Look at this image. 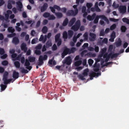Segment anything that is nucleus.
Returning <instances> with one entry per match:
<instances>
[{
	"label": "nucleus",
	"instance_id": "1",
	"mask_svg": "<svg viewBox=\"0 0 129 129\" xmlns=\"http://www.w3.org/2000/svg\"><path fill=\"white\" fill-rule=\"evenodd\" d=\"M100 18L104 20L107 24L109 23V21L108 19L105 15H103L96 16L94 20L93 23L95 24L97 23L98 22L99 19Z\"/></svg>",
	"mask_w": 129,
	"mask_h": 129
},
{
	"label": "nucleus",
	"instance_id": "2",
	"mask_svg": "<svg viewBox=\"0 0 129 129\" xmlns=\"http://www.w3.org/2000/svg\"><path fill=\"white\" fill-rule=\"evenodd\" d=\"M81 26V23L79 20H78L76 22L75 24L72 26L71 27V29L74 31H77L79 29Z\"/></svg>",
	"mask_w": 129,
	"mask_h": 129
},
{
	"label": "nucleus",
	"instance_id": "3",
	"mask_svg": "<svg viewBox=\"0 0 129 129\" xmlns=\"http://www.w3.org/2000/svg\"><path fill=\"white\" fill-rule=\"evenodd\" d=\"M78 11V9L75 10L74 11L72 10H69L67 13V15L68 16H75L77 14Z\"/></svg>",
	"mask_w": 129,
	"mask_h": 129
},
{
	"label": "nucleus",
	"instance_id": "4",
	"mask_svg": "<svg viewBox=\"0 0 129 129\" xmlns=\"http://www.w3.org/2000/svg\"><path fill=\"white\" fill-rule=\"evenodd\" d=\"M63 51L61 53V57L62 58H64L65 56L68 53L70 54V49L65 46L63 48Z\"/></svg>",
	"mask_w": 129,
	"mask_h": 129
},
{
	"label": "nucleus",
	"instance_id": "5",
	"mask_svg": "<svg viewBox=\"0 0 129 129\" xmlns=\"http://www.w3.org/2000/svg\"><path fill=\"white\" fill-rule=\"evenodd\" d=\"M5 53V51L3 48H0V54L1 55H3L1 56V58L2 59H4L6 58L8 55L7 54H4Z\"/></svg>",
	"mask_w": 129,
	"mask_h": 129
},
{
	"label": "nucleus",
	"instance_id": "6",
	"mask_svg": "<svg viewBox=\"0 0 129 129\" xmlns=\"http://www.w3.org/2000/svg\"><path fill=\"white\" fill-rule=\"evenodd\" d=\"M72 61L70 56H69L66 58L65 60L63 61V64H66L67 65H70Z\"/></svg>",
	"mask_w": 129,
	"mask_h": 129
},
{
	"label": "nucleus",
	"instance_id": "7",
	"mask_svg": "<svg viewBox=\"0 0 129 129\" xmlns=\"http://www.w3.org/2000/svg\"><path fill=\"white\" fill-rule=\"evenodd\" d=\"M12 77L14 79H13L12 82H13L15 80L17 79L19 77V73L18 72L14 71L13 72Z\"/></svg>",
	"mask_w": 129,
	"mask_h": 129
},
{
	"label": "nucleus",
	"instance_id": "8",
	"mask_svg": "<svg viewBox=\"0 0 129 129\" xmlns=\"http://www.w3.org/2000/svg\"><path fill=\"white\" fill-rule=\"evenodd\" d=\"M15 3V2L14 1L11 0H9L8 1L7 5L8 8L9 9H11L12 8V6L11 4H14Z\"/></svg>",
	"mask_w": 129,
	"mask_h": 129
},
{
	"label": "nucleus",
	"instance_id": "9",
	"mask_svg": "<svg viewBox=\"0 0 129 129\" xmlns=\"http://www.w3.org/2000/svg\"><path fill=\"white\" fill-rule=\"evenodd\" d=\"M89 35L91 37V38H89L90 41H94L96 37V35L94 33H90L89 34Z\"/></svg>",
	"mask_w": 129,
	"mask_h": 129
},
{
	"label": "nucleus",
	"instance_id": "10",
	"mask_svg": "<svg viewBox=\"0 0 129 129\" xmlns=\"http://www.w3.org/2000/svg\"><path fill=\"white\" fill-rule=\"evenodd\" d=\"M21 50H23L24 52H26L27 50V48L26 47V45L24 43L21 44Z\"/></svg>",
	"mask_w": 129,
	"mask_h": 129
},
{
	"label": "nucleus",
	"instance_id": "11",
	"mask_svg": "<svg viewBox=\"0 0 129 129\" xmlns=\"http://www.w3.org/2000/svg\"><path fill=\"white\" fill-rule=\"evenodd\" d=\"M111 54H108L107 53H106L104 54V56H103L104 58H106L105 61L106 62H107L110 58L111 57Z\"/></svg>",
	"mask_w": 129,
	"mask_h": 129
},
{
	"label": "nucleus",
	"instance_id": "12",
	"mask_svg": "<svg viewBox=\"0 0 129 129\" xmlns=\"http://www.w3.org/2000/svg\"><path fill=\"white\" fill-rule=\"evenodd\" d=\"M48 7V5L47 3H44L41 8V11L43 12L45 11Z\"/></svg>",
	"mask_w": 129,
	"mask_h": 129
},
{
	"label": "nucleus",
	"instance_id": "13",
	"mask_svg": "<svg viewBox=\"0 0 129 129\" xmlns=\"http://www.w3.org/2000/svg\"><path fill=\"white\" fill-rule=\"evenodd\" d=\"M107 50V49L105 48H103L102 49L101 51V53H100L99 56L100 57H101L104 56L105 53L106 52Z\"/></svg>",
	"mask_w": 129,
	"mask_h": 129
},
{
	"label": "nucleus",
	"instance_id": "14",
	"mask_svg": "<svg viewBox=\"0 0 129 129\" xmlns=\"http://www.w3.org/2000/svg\"><path fill=\"white\" fill-rule=\"evenodd\" d=\"M76 18L75 17H73L71 19L69 23V26L71 27L72 26L76 21Z\"/></svg>",
	"mask_w": 129,
	"mask_h": 129
},
{
	"label": "nucleus",
	"instance_id": "15",
	"mask_svg": "<svg viewBox=\"0 0 129 129\" xmlns=\"http://www.w3.org/2000/svg\"><path fill=\"white\" fill-rule=\"evenodd\" d=\"M44 60L43 59V57L42 55H40L39 57V62L38 64V66H41L43 63L44 62L43 60Z\"/></svg>",
	"mask_w": 129,
	"mask_h": 129
},
{
	"label": "nucleus",
	"instance_id": "16",
	"mask_svg": "<svg viewBox=\"0 0 129 129\" xmlns=\"http://www.w3.org/2000/svg\"><path fill=\"white\" fill-rule=\"evenodd\" d=\"M47 39L46 36H45V37L44 38V36L43 35H41L40 36L39 40L40 41H42L43 43H44L46 41Z\"/></svg>",
	"mask_w": 129,
	"mask_h": 129
},
{
	"label": "nucleus",
	"instance_id": "17",
	"mask_svg": "<svg viewBox=\"0 0 129 129\" xmlns=\"http://www.w3.org/2000/svg\"><path fill=\"white\" fill-rule=\"evenodd\" d=\"M12 42L15 45L18 44L19 42V40L18 38L16 37H14L13 39Z\"/></svg>",
	"mask_w": 129,
	"mask_h": 129
},
{
	"label": "nucleus",
	"instance_id": "18",
	"mask_svg": "<svg viewBox=\"0 0 129 129\" xmlns=\"http://www.w3.org/2000/svg\"><path fill=\"white\" fill-rule=\"evenodd\" d=\"M18 6V10L19 11H21L22 7V5L21 2L20 1L16 2Z\"/></svg>",
	"mask_w": 129,
	"mask_h": 129
},
{
	"label": "nucleus",
	"instance_id": "19",
	"mask_svg": "<svg viewBox=\"0 0 129 129\" xmlns=\"http://www.w3.org/2000/svg\"><path fill=\"white\" fill-rule=\"evenodd\" d=\"M13 79H3V80L4 81V84L6 85L9 83L10 82H11L12 81Z\"/></svg>",
	"mask_w": 129,
	"mask_h": 129
},
{
	"label": "nucleus",
	"instance_id": "20",
	"mask_svg": "<svg viewBox=\"0 0 129 129\" xmlns=\"http://www.w3.org/2000/svg\"><path fill=\"white\" fill-rule=\"evenodd\" d=\"M68 22V19L67 18H66L63 21L62 24V25L63 26H65L67 25Z\"/></svg>",
	"mask_w": 129,
	"mask_h": 129
},
{
	"label": "nucleus",
	"instance_id": "21",
	"mask_svg": "<svg viewBox=\"0 0 129 129\" xmlns=\"http://www.w3.org/2000/svg\"><path fill=\"white\" fill-rule=\"evenodd\" d=\"M53 59L54 57H53L51 59L49 60L48 61V63L52 65L53 62V65H55L56 64V62L55 60H53Z\"/></svg>",
	"mask_w": 129,
	"mask_h": 129
},
{
	"label": "nucleus",
	"instance_id": "22",
	"mask_svg": "<svg viewBox=\"0 0 129 129\" xmlns=\"http://www.w3.org/2000/svg\"><path fill=\"white\" fill-rule=\"evenodd\" d=\"M109 54H111V59H113L116 57L119 54V53H110Z\"/></svg>",
	"mask_w": 129,
	"mask_h": 129
},
{
	"label": "nucleus",
	"instance_id": "23",
	"mask_svg": "<svg viewBox=\"0 0 129 129\" xmlns=\"http://www.w3.org/2000/svg\"><path fill=\"white\" fill-rule=\"evenodd\" d=\"M28 59L30 62H33L35 61L36 58L35 57H32L31 56H29L28 58Z\"/></svg>",
	"mask_w": 129,
	"mask_h": 129
},
{
	"label": "nucleus",
	"instance_id": "24",
	"mask_svg": "<svg viewBox=\"0 0 129 129\" xmlns=\"http://www.w3.org/2000/svg\"><path fill=\"white\" fill-rule=\"evenodd\" d=\"M101 73H95L94 72H91V75L92 76H94V77H95V76L98 77L99 76H100L101 75Z\"/></svg>",
	"mask_w": 129,
	"mask_h": 129
},
{
	"label": "nucleus",
	"instance_id": "25",
	"mask_svg": "<svg viewBox=\"0 0 129 129\" xmlns=\"http://www.w3.org/2000/svg\"><path fill=\"white\" fill-rule=\"evenodd\" d=\"M14 65L17 68H19L20 67V64L19 62L18 61L14 62Z\"/></svg>",
	"mask_w": 129,
	"mask_h": 129
},
{
	"label": "nucleus",
	"instance_id": "26",
	"mask_svg": "<svg viewBox=\"0 0 129 129\" xmlns=\"http://www.w3.org/2000/svg\"><path fill=\"white\" fill-rule=\"evenodd\" d=\"M20 69L21 70L20 71L22 73L26 74L28 72V71L27 70L24 69V68L21 67L20 68Z\"/></svg>",
	"mask_w": 129,
	"mask_h": 129
},
{
	"label": "nucleus",
	"instance_id": "27",
	"mask_svg": "<svg viewBox=\"0 0 129 129\" xmlns=\"http://www.w3.org/2000/svg\"><path fill=\"white\" fill-rule=\"evenodd\" d=\"M60 34L58 33L57 34L55 37V42H56L58 40L61 39L60 38Z\"/></svg>",
	"mask_w": 129,
	"mask_h": 129
},
{
	"label": "nucleus",
	"instance_id": "28",
	"mask_svg": "<svg viewBox=\"0 0 129 129\" xmlns=\"http://www.w3.org/2000/svg\"><path fill=\"white\" fill-rule=\"evenodd\" d=\"M108 42V39L106 38H105L102 41H100L99 42V43L100 44L102 45L103 43H104L105 44H107Z\"/></svg>",
	"mask_w": 129,
	"mask_h": 129
},
{
	"label": "nucleus",
	"instance_id": "29",
	"mask_svg": "<svg viewBox=\"0 0 129 129\" xmlns=\"http://www.w3.org/2000/svg\"><path fill=\"white\" fill-rule=\"evenodd\" d=\"M82 63V61L79 60L75 62L74 64L75 66L78 67L80 66Z\"/></svg>",
	"mask_w": 129,
	"mask_h": 129
},
{
	"label": "nucleus",
	"instance_id": "30",
	"mask_svg": "<svg viewBox=\"0 0 129 129\" xmlns=\"http://www.w3.org/2000/svg\"><path fill=\"white\" fill-rule=\"evenodd\" d=\"M46 47L47 48L51 46L52 45V43L51 41H48L46 43Z\"/></svg>",
	"mask_w": 129,
	"mask_h": 129
},
{
	"label": "nucleus",
	"instance_id": "31",
	"mask_svg": "<svg viewBox=\"0 0 129 129\" xmlns=\"http://www.w3.org/2000/svg\"><path fill=\"white\" fill-rule=\"evenodd\" d=\"M126 10V7L125 6H121V14H124L125 13Z\"/></svg>",
	"mask_w": 129,
	"mask_h": 129
},
{
	"label": "nucleus",
	"instance_id": "32",
	"mask_svg": "<svg viewBox=\"0 0 129 129\" xmlns=\"http://www.w3.org/2000/svg\"><path fill=\"white\" fill-rule=\"evenodd\" d=\"M55 14L57 18H61L63 16L62 14L61 13L57 12L55 13Z\"/></svg>",
	"mask_w": 129,
	"mask_h": 129
},
{
	"label": "nucleus",
	"instance_id": "33",
	"mask_svg": "<svg viewBox=\"0 0 129 129\" xmlns=\"http://www.w3.org/2000/svg\"><path fill=\"white\" fill-rule=\"evenodd\" d=\"M89 72V70L88 69H85L83 71L82 75L84 76H87L88 75V73Z\"/></svg>",
	"mask_w": 129,
	"mask_h": 129
},
{
	"label": "nucleus",
	"instance_id": "34",
	"mask_svg": "<svg viewBox=\"0 0 129 129\" xmlns=\"http://www.w3.org/2000/svg\"><path fill=\"white\" fill-rule=\"evenodd\" d=\"M8 75V73L7 71L5 72L3 75V79H7Z\"/></svg>",
	"mask_w": 129,
	"mask_h": 129
},
{
	"label": "nucleus",
	"instance_id": "35",
	"mask_svg": "<svg viewBox=\"0 0 129 129\" xmlns=\"http://www.w3.org/2000/svg\"><path fill=\"white\" fill-rule=\"evenodd\" d=\"M48 30V28L46 26H44L43 28L42 29V31L43 33L45 34Z\"/></svg>",
	"mask_w": 129,
	"mask_h": 129
},
{
	"label": "nucleus",
	"instance_id": "36",
	"mask_svg": "<svg viewBox=\"0 0 129 129\" xmlns=\"http://www.w3.org/2000/svg\"><path fill=\"white\" fill-rule=\"evenodd\" d=\"M63 38L64 39H67L68 38V35L67 32L64 31L63 34Z\"/></svg>",
	"mask_w": 129,
	"mask_h": 129
},
{
	"label": "nucleus",
	"instance_id": "37",
	"mask_svg": "<svg viewBox=\"0 0 129 129\" xmlns=\"http://www.w3.org/2000/svg\"><path fill=\"white\" fill-rule=\"evenodd\" d=\"M8 30L9 32L11 33H14L15 31L14 29L12 27H9L8 28Z\"/></svg>",
	"mask_w": 129,
	"mask_h": 129
},
{
	"label": "nucleus",
	"instance_id": "38",
	"mask_svg": "<svg viewBox=\"0 0 129 129\" xmlns=\"http://www.w3.org/2000/svg\"><path fill=\"white\" fill-rule=\"evenodd\" d=\"M116 45L117 47L121 45V40L120 38H119L118 41L116 43Z\"/></svg>",
	"mask_w": 129,
	"mask_h": 129
},
{
	"label": "nucleus",
	"instance_id": "39",
	"mask_svg": "<svg viewBox=\"0 0 129 129\" xmlns=\"http://www.w3.org/2000/svg\"><path fill=\"white\" fill-rule=\"evenodd\" d=\"M73 32L71 30H69L68 31V34L69 38L72 37L73 35Z\"/></svg>",
	"mask_w": 129,
	"mask_h": 129
},
{
	"label": "nucleus",
	"instance_id": "40",
	"mask_svg": "<svg viewBox=\"0 0 129 129\" xmlns=\"http://www.w3.org/2000/svg\"><path fill=\"white\" fill-rule=\"evenodd\" d=\"M1 87V90L3 91L7 87V86L6 85H4L3 84H1L0 85Z\"/></svg>",
	"mask_w": 129,
	"mask_h": 129
},
{
	"label": "nucleus",
	"instance_id": "41",
	"mask_svg": "<svg viewBox=\"0 0 129 129\" xmlns=\"http://www.w3.org/2000/svg\"><path fill=\"white\" fill-rule=\"evenodd\" d=\"M50 14L48 12L45 13L43 15V16L45 18H46L49 17L50 16Z\"/></svg>",
	"mask_w": 129,
	"mask_h": 129
},
{
	"label": "nucleus",
	"instance_id": "42",
	"mask_svg": "<svg viewBox=\"0 0 129 129\" xmlns=\"http://www.w3.org/2000/svg\"><path fill=\"white\" fill-rule=\"evenodd\" d=\"M122 20L124 22L128 24H129V19L126 18H122Z\"/></svg>",
	"mask_w": 129,
	"mask_h": 129
},
{
	"label": "nucleus",
	"instance_id": "43",
	"mask_svg": "<svg viewBox=\"0 0 129 129\" xmlns=\"http://www.w3.org/2000/svg\"><path fill=\"white\" fill-rule=\"evenodd\" d=\"M105 32L104 29H102L100 31L99 36H104L105 35Z\"/></svg>",
	"mask_w": 129,
	"mask_h": 129
},
{
	"label": "nucleus",
	"instance_id": "44",
	"mask_svg": "<svg viewBox=\"0 0 129 129\" xmlns=\"http://www.w3.org/2000/svg\"><path fill=\"white\" fill-rule=\"evenodd\" d=\"M29 61L27 59H25V62L24 64V66L26 67L30 65V63Z\"/></svg>",
	"mask_w": 129,
	"mask_h": 129
},
{
	"label": "nucleus",
	"instance_id": "45",
	"mask_svg": "<svg viewBox=\"0 0 129 129\" xmlns=\"http://www.w3.org/2000/svg\"><path fill=\"white\" fill-rule=\"evenodd\" d=\"M84 76L81 74H79L78 76V77L79 78L81 79L82 80H85V78H84Z\"/></svg>",
	"mask_w": 129,
	"mask_h": 129
},
{
	"label": "nucleus",
	"instance_id": "46",
	"mask_svg": "<svg viewBox=\"0 0 129 129\" xmlns=\"http://www.w3.org/2000/svg\"><path fill=\"white\" fill-rule=\"evenodd\" d=\"M84 40H87L88 39V34L87 32L85 33L83 35Z\"/></svg>",
	"mask_w": 129,
	"mask_h": 129
},
{
	"label": "nucleus",
	"instance_id": "47",
	"mask_svg": "<svg viewBox=\"0 0 129 129\" xmlns=\"http://www.w3.org/2000/svg\"><path fill=\"white\" fill-rule=\"evenodd\" d=\"M2 64L3 66H6L8 64V62L7 60H4L2 62Z\"/></svg>",
	"mask_w": 129,
	"mask_h": 129
},
{
	"label": "nucleus",
	"instance_id": "48",
	"mask_svg": "<svg viewBox=\"0 0 129 129\" xmlns=\"http://www.w3.org/2000/svg\"><path fill=\"white\" fill-rule=\"evenodd\" d=\"M55 17L53 15H51L48 18L49 20H53L55 19Z\"/></svg>",
	"mask_w": 129,
	"mask_h": 129
},
{
	"label": "nucleus",
	"instance_id": "49",
	"mask_svg": "<svg viewBox=\"0 0 129 129\" xmlns=\"http://www.w3.org/2000/svg\"><path fill=\"white\" fill-rule=\"evenodd\" d=\"M42 48V45L41 44H39L36 47L35 49H41Z\"/></svg>",
	"mask_w": 129,
	"mask_h": 129
},
{
	"label": "nucleus",
	"instance_id": "50",
	"mask_svg": "<svg viewBox=\"0 0 129 129\" xmlns=\"http://www.w3.org/2000/svg\"><path fill=\"white\" fill-rule=\"evenodd\" d=\"M93 62V61L91 59H90L88 60V63L90 66H91Z\"/></svg>",
	"mask_w": 129,
	"mask_h": 129
},
{
	"label": "nucleus",
	"instance_id": "51",
	"mask_svg": "<svg viewBox=\"0 0 129 129\" xmlns=\"http://www.w3.org/2000/svg\"><path fill=\"white\" fill-rule=\"evenodd\" d=\"M116 27V25L115 24H113L111 25L110 27V29L111 30H113L115 29Z\"/></svg>",
	"mask_w": 129,
	"mask_h": 129
},
{
	"label": "nucleus",
	"instance_id": "52",
	"mask_svg": "<svg viewBox=\"0 0 129 129\" xmlns=\"http://www.w3.org/2000/svg\"><path fill=\"white\" fill-rule=\"evenodd\" d=\"M126 29V28L125 26H121V32H125Z\"/></svg>",
	"mask_w": 129,
	"mask_h": 129
},
{
	"label": "nucleus",
	"instance_id": "53",
	"mask_svg": "<svg viewBox=\"0 0 129 129\" xmlns=\"http://www.w3.org/2000/svg\"><path fill=\"white\" fill-rule=\"evenodd\" d=\"M76 50V48L74 47H72L71 49H70V54L72 53H74Z\"/></svg>",
	"mask_w": 129,
	"mask_h": 129
},
{
	"label": "nucleus",
	"instance_id": "54",
	"mask_svg": "<svg viewBox=\"0 0 129 129\" xmlns=\"http://www.w3.org/2000/svg\"><path fill=\"white\" fill-rule=\"evenodd\" d=\"M20 61L21 63L22 64H23L25 62V58L24 56L22 57Z\"/></svg>",
	"mask_w": 129,
	"mask_h": 129
},
{
	"label": "nucleus",
	"instance_id": "55",
	"mask_svg": "<svg viewBox=\"0 0 129 129\" xmlns=\"http://www.w3.org/2000/svg\"><path fill=\"white\" fill-rule=\"evenodd\" d=\"M53 7L55 9H57V10L58 11H59L61 10V8L59 6L56 5H54Z\"/></svg>",
	"mask_w": 129,
	"mask_h": 129
},
{
	"label": "nucleus",
	"instance_id": "56",
	"mask_svg": "<svg viewBox=\"0 0 129 129\" xmlns=\"http://www.w3.org/2000/svg\"><path fill=\"white\" fill-rule=\"evenodd\" d=\"M110 37L115 39L116 37L115 33L114 31H113L111 36Z\"/></svg>",
	"mask_w": 129,
	"mask_h": 129
},
{
	"label": "nucleus",
	"instance_id": "57",
	"mask_svg": "<svg viewBox=\"0 0 129 129\" xmlns=\"http://www.w3.org/2000/svg\"><path fill=\"white\" fill-rule=\"evenodd\" d=\"M12 34H10L8 35V38H11L14 36H15L16 35V34L15 33H12Z\"/></svg>",
	"mask_w": 129,
	"mask_h": 129
},
{
	"label": "nucleus",
	"instance_id": "58",
	"mask_svg": "<svg viewBox=\"0 0 129 129\" xmlns=\"http://www.w3.org/2000/svg\"><path fill=\"white\" fill-rule=\"evenodd\" d=\"M92 5L91 3H87L86 4V6L88 8H89L91 7Z\"/></svg>",
	"mask_w": 129,
	"mask_h": 129
},
{
	"label": "nucleus",
	"instance_id": "59",
	"mask_svg": "<svg viewBox=\"0 0 129 129\" xmlns=\"http://www.w3.org/2000/svg\"><path fill=\"white\" fill-rule=\"evenodd\" d=\"M35 53L37 55H40L41 54V52L40 50H36L35 51Z\"/></svg>",
	"mask_w": 129,
	"mask_h": 129
},
{
	"label": "nucleus",
	"instance_id": "60",
	"mask_svg": "<svg viewBox=\"0 0 129 129\" xmlns=\"http://www.w3.org/2000/svg\"><path fill=\"white\" fill-rule=\"evenodd\" d=\"M88 45V43H84L82 46V47L83 49H84L86 48L87 47Z\"/></svg>",
	"mask_w": 129,
	"mask_h": 129
},
{
	"label": "nucleus",
	"instance_id": "61",
	"mask_svg": "<svg viewBox=\"0 0 129 129\" xmlns=\"http://www.w3.org/2000/svg\"><path fill=\"white\" fill-rule=\"evenodd\" d=\"M49 8L51 10V12L53 13H55V14L56 13L55 12V9L53 7H50Z\"/></svg>",
	"mask_w": 129,
	"mask_h": 129
},
{
	"label": "nucleus",
	"instance_id": "62",
	"mask_svg": "<svg viewBox=\"0 0 129 129\" xmlns=\"http://www.w3.org/2000/svg\"><path fill=\"white\" fill-rule=\"evenodd\" d=\"M22 54H19L18 56L17 57L16 59V60H18L19 61H20V59L22 57Z\"/></svg>",
	"mask_w": 129,
	"mask_h": 129
},
{
	"label": "nucleus",
	"instance_id": "63",
	"mask_svg": "<svg viewBox=\"0 0 129 129\" xmlns=\"http://www.w3.org/2000/svg\"><path fill=\"white\" fill-rule=\"evenodd\" d=\"M52 50L53 51L56 50L57 49V47L55 44H54L52 47Z\"/></svg>",
	"mask_w": 129,
	"mask_h": 129
},
{
	"label": "nucleus",
	"instance_id": "64",
	"mask_svg": "<svg viewBox=\"0 0 129 129\" xmlns=\"http://www.w3.org/2000/svg\"><path fill=\"white\" fill-rule=\"evenodd\" d=\"M110 21H112L114 22H116L118 20V19H115L114 18H110Z\"/></svg>",
	"mask_w": 129,
	"mask_h": 129
}]
</instances>
